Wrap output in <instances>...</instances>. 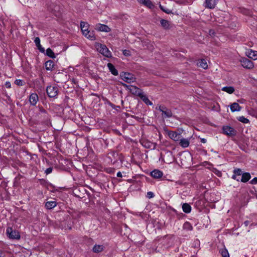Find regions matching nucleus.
Returning <instances> with one entry per match:
<instances>
[{"label":"nucleus","instance_id":"603ef678","mask_svg":"<svg viewBox=\"0 0 257 257\" xmlns=\"http://www.w3.org/2000/svg\"><path fill=\"white\" fill-rule=\"evenodd\" d=\"M215 34L213 30H210L209 31V34L210 35V36H212V35H214Z\"/></svg>","mask_w":257,"mask_h":257},{"label":"nucleus","instance_id":"e433bc0d","mask_svg":"<svg viewBox=\"0 0 257 257\" xmlns=\"http://www.w3.org/2000/svg\"><path fill=\"white\" fill-rule=\"evenodd\" d=\"M199 66L204 69H206L208 67L207 63L204 59H201L199 62Z\"/></svg>","mask_w":257,"mask_h":257},{"label":"nucleus","instance_id":"4c0bfd02","mask_svg":"<svg viewBox=\"0 0 257 257\" xmlns=\"http://www.w3.org/2000/svg\"><path fill=\"white\" fill-rule=\"evenodd\" d=\"M238 120L242 122V123H247L249 122V120L248 119L246 118H245L244 116H239L238 118H237Z\"/></svg>","mask_w":257,"mask_h":257},{"label":"nucleus","instance_id":"c756f323","mask_svg":"<svg viewBox=\"0 0 257 257\" xmlns=\"http://www.w3.org/2000/svg\"><path fill=\"white\" fill-rule=\"evenodd\" d=\"M219 252L221 253L222 257H229L228 251L225 247L220 249Z\"/></svg>","mask_w":257,"mask_h":257},{"label":"nucleus","instance_id":"09e8293b","mask_svg":"<svg viewBox=\"0 0 257 257\" xmlns=\"http://www.w3.org/2000/svg\"><path fill=\"white\" fill-rule=\"evenodd\" d=\"M249 57L251 58H253V57H255V55L254 54V51H253L252 50H251L250 53L249 54Z\"/></svg>","mask_w":257,"mask_h":257},{"label":"nucleus","instance_id":"680f3d73","mask_svg":"<svg viewBox=\"0 0 257 257\" xmlns=\"http://www.w3.org/2000/svg\"><path fill=\"white\" fill-rule=\"evenodd\" d=\"M82 32L83 34L85 37H86V36H87V35H88V34H87V32H86V31H82Z\"/></svg>","mask_w":257,"mask_h":257},{"label":"nucleus","instance_id":"c9c22d12","mask_svg":"<svg viewBox=\"0 0 257 257\" xmlns=\"http://www.w3.org/2000/svg\"><path fill=\"white\" fill-rule=\"evenodd\" d=\"M159 8L163 12H164V13H165L167 14H174L171 10H170L168 9L164 8L163 6H162L160 4L159 5Z\"/></svg>","mask_w":257,"mask_h":257},{"label":"nucleus","instance_id":"49530a36","mask_svg":"<svg viewBox=\"0 0 257 257\" xmlns=\"http://www.w3.org/2000/svg\"><path fill=\"white\" fill-rule=\"evenodd\" d=\"M123 54L125 56H131V52L128 50H124L123 51Z\"/></svg>","mask_w":257,"mask_h":257},{"label":"nucleus","instance_id":"6e6d98bb","mask_svg":"<svg viewBox=\"0 0 257 257\" xmlns=\"http://www.w3.org/2000/svg\"><path fill=\"white\" fill-rule=\"evenodd\" d=\"M71 81L75 84H76V83H77V81H76V80L73 78L72 79H71Z\"/></svg>","mask_w":257,"mask_h":257},{"label":"nucleus","instance_id":"cd10ccee","mask_svg":"<svg viewBox=\"0 0 257 257\" xmlns=\"http://www.w3.org/2000/svg\"><path fill=\"white\" fill-rule=\"evenodd\" d=\"M140 98L148 105H152L153 103L149 99L148 97L145 94H143Z\"/></svg>","mask_w":257,"mask_h":257},{"label":"nucleus","instance_id":"58836bf2","mask_svg":"<svg viewBox=\"0 0 257 257\" xmlns=\"http://www.w3.org/2000/svg\"><path fill=\"white\" fill-rule=\"evenodd\" d=\"M15 84L17 85L18 86H23L25 84V83L24 81V80H23L16 79L15 81Z\"/></svg>","mask_w":257,"mask_h":257},{"label":"nucleus","instance_id":"0eeeda50","mask_svg":"<svg viewBox=\"0 0 257 257\" xmlns=\"http://www.w3.org/2000/svg\"><path fill=\"white\" fill-rule=\"evenodd\" d=\"M222 131L224 134L230 137L235 136L236 135V131L228 125L223 126Z\"/></svg>","mask_w":257,"mask_h":257},{"label":"nucleus","instance_id":"a211bd4d","mask_svg":"<svg viewBox=\"0 0 257 257\" xmlns=\"http://www.w3.org/2000/svg\"><path fill=\"white\" fill-rule=\"evenodd\" d=\"M138 2L144 5V6L147 7L150 9H152L154 7V5L153 4L152 2L150 0H137Z\"/></svg>","mask_w":257,"mask_h":257},{"label":"nucleus","instance_id":"9d476101","mask_svg":"<svg viewBox=\"0 0 257 257\" xmlns=\"http://www.w3.org/2000/svg\"><path fill=\"white\" fill-rule=\"evenodd\" d=\"M130 92L133 95L139 96L140 97H141V96L143 94V90L134 85H133L132 88L130 89Z\"/></svg>","mask_w":257,"mask_h":257},{"label":"nucleus","instance_id":"bb28decb","mask_svg":"<svg viewBox=\"0 0 257 257\" xmlns=\"http://www.w3.org/2000/svg\"><path fill=\"white\" fill-rule=\"evenodd\" d=\"M222 90L229 94H232L234 92L235 89L233 86H225L222 88Z\"/></svg>","mask_w":257,"mask_h":257},{"label":"nucleus","instance_id":"f8f14e48","mask_svg":"<svg viewBox=\"0 0 257 257\" xmlns=\"http://www.w3.org/2000/svg\"><path fill=\"white\" fill-rule=\"evenodd\" d=\"M219 0H205V7L210 9H214Z\"/></svg>","mask_w":257,"mask_h":257},{"label":"nucleus","instance_id":"c85d7f7f","mask_svg":"<svg viewBox=\"0 0 257 257\" xmlns=\"http://www.w3.org/2000/svg\"><path fill=\"white\" fill-rule=\"evenodd\" d=\"M87 34H88L86 36V37L91 40H95V36L94 34V32L93 31H87Z\"/></svg>","mask_w":257,"mask_h":257},{"label":"nucleus","instance_id":"864d4df0","mask_svg":"<svg viewBox=\"0 0 257 257\" xmlns=\"http://www.w3.org/2000/svg\"><path fill=\"white\" fill-rule=\"evenodd\" d=\"M40 183L41 185H44L46 183V181L44 179H41L40 180Z\"/></svg>","mask_w":257,"mask_h":257},{"label":"nucleus","instance_id":"f03ea898","mask_svg":"<svg viewBox=\"0 0 257 257\" xmlns=\"http://www.w3.org/2000/svg\"><path fill=\"white\" fill-rule=\"evenodd\" d=\"M40 112L38 116L41 123L47 125H49L51 123V116L47 111L42 107H40Z\"/></svg>","mask_w":257,"mask_h":257},{"label":"nucleus","instance_id":"4468645a","mask_svg":"<svg viewBox=\"0 0 257 257\" xmlns=\"http://www.w3.org/2000/svg\"><path fill=\"white\" fill-rule=\"evenodd\" d=\"M151 176L155 179H159L163 176V172L158 169H155L152 171L151 173Z\"/></svg>","mask_w":257,"mask_h":257},{"label":"nucleus","instance_id":"393cba45","mask_svg":"<svg viewBox=\"0 0 257 257\" xmlns=\"http://www.w3.org/2000/svg\"><path fill=\"white\" fill-rule=\"evenodd\" d=\"M57 203L54 201H47L45 203V207L47 209H51L56 206Z\"/></svg>","mask_w":257,"mask_h":257},{"label":"nucleus","instance_id":"f3484780","mask_svg":"<svg viewBox=\"0 0 257 257\" xmlns=\"http://www.w3.org/2000/svg\"><path fill=\"white\" fill-rule=\"evenodd\" d=\"M45 66L47 70L52 71L54 69L55 64L53 60H49L45 62Z\"/></svg>","mask_w":257,"mask_h":257},{"label":"nucleus","instance_id":"72a5a7b5","mask_svg":"<svg viewBox=\"0 0 257 257\" xmlns=\"http://www.w3.org/2000/svg\"><path fill=\"white\" fill-rule=\"evenodd\" d=\"M183 229L190 231L193 229V227L190 222L186 221L183 224Z\"/></svg>","mask_w":257,"mask_h":257},{"label":"nucleus","instance_id":"0e129e2a","mask_svg":"<svg viewBox=\"0 0 257 257\" xmlns=\"http://www.w3.org/2000/svg\"><path fill=\"white\" fill-rule=\"evenodd\" d=\"M121 103L123 104V100H121Z\"/></svg>","mask_w":257,"mask_h":257},{"label":"nucleus","instance_id":"de8ad7c7","mask_svg":"<svg viewBox=\"0 0 257 257\" xmlns=\"http://www.w3.org/2000/svg\"><path fill=\"white\" fill-rule=\"evenodd\" d=\"M249 183L251 184H257V177H254L249 182Z\"/></svg>","mask_w":257,"mask_h":257},{"label":"nucleus","instance_id":"f257e3e1","mask_svg":"<svg viewBox=\"0 0 257 257\" xmlns=\"http://www.w3.org/2000/svg\"><path fill=\"white\" fill-rule=\"evenodd\" d=\"M73 194L76 197L84 199L86 203L90 202V193L86 190L83 186H77L75 187L72 191Z\"/></svg>","mask_w":257,"mask_h":257},{"label":"nucleus","instance_id":"1a4fd4ad","mask_svg":"<svg viewBox=\"0 0 257 257\" xmlns=\"http://www.w3.org/2000/svg\"><path fill=\"white\" fill-rule=\"evenodd\" d=\"M165 131L167 132L169 138L174 141H179L181 137V134L176 132L168 131V130H165Z\"/></svg>","mask_w":257,"mask_h":257},{"label":"nucleus","instance_id":"aec40b11","mask_svg":"<svg viewBox=\"0 0 257 257\" xmlns=\"http://www.w3.org/2000/svg\"><path fill=\"white\" fill-rule=\"evenodd\" d=\"M240 181L243 183H246L251 178V175L248 172L243 173Z\"/></svg>","mask_w":257,"mask_h":257},{"label":"nucleus","instance_id":"a878e982","mask_svg":"<svg viewBox=\"0 0 257 257\" xmlns=\"http://www.w3.org/2000/svg\"><path fill=\"white\" fill-rule=\"evenodd\" d=\"M183 211L186 213H189L191 211V206L188 203H185L182 205Z\"/></svg>","mask_w":257,"mask_h":257},{"label":"nucleus","instance_id":"4d7b16f0","mask_svg":"<svg viewBox=\"0 0 257 257\" xmlns=\"http://www.w3.org/2000/svg\"><path fill=\"white\" fill-rule=\"evenodd\" d=\"M5 256V253L4 252H3L1 250H0V257H4Z\"/></svg>","mask_w":257,"mask_h":257},{"label":"nucleus","instance_id":"39448f33","mask_svg":"<svg viewBox=\"0 0 257 257\" xmlns=\"http://www.w3.org/2000/svg\"><path fill=\"white\" fill-rule=\"evenodd\" d=\"M46 92L48 97L56 98L59 92V89L57 86H48L46 88Z\"/></svg>","mask_w":257,"mask_h":257},{"label":"nucleus","instance_id":"2f4dec72","mask_svg":"<svg viewBox=\"0 0 257 257\" xmlns=\"http://www.w3.org/2000/svg\"><path fill=\"white\" fill-rule=\"evenodd\" d=\"M46 55L51 58H55V55L52 50L49 48L46 50Z\"/></svg>","mask_w":257,"mask_h":257},{"label":"nucleus","instance_id":"6e6552de","mask_svg":"<svg viewBox=\"0 0 257 257\" xmlns=\"http://www.w3.org/2000/svg\"><path fill=\"white\" fill-rule=\"evenodd\" d=\"M240 63L241 66L246 69H252L254 66L252 61L247 58H242Z\"/></svg>","mask_w":257,"mask_h":257},{"label":"nucleus","instance_id":"c03bdc74","mask_svg":"<svg viewBox=\"0 0 257 257\" xmlns=\"http://www.w3.org/2000/svg\"><path fill=\"white\" fill-rule=\"evenodd\" d=\"M165 105H159L156 107V109L160 110L162 112L163 109H165Z\"/></svg>","mask_w":257,"mask_h":257},{"label":"nucleus","instance_id":"4be33fe9","mask_svg":"<svg viewBox=\"0 0 257 257\" xmlns=\"http://www.w3.org/2000/svg\"><path fill=\"white\" fill-rule=\"evenodd\" d=\"M36 46L37 47L38 50L43 53H45V49L42 47L40 44V39L39 37H36L34 41Z\"/></svg>","mask_w":257,"mask_h":257},{"label":"nucleus","instance_id":"423d86ee","mask_svg":"<svg viewBox=\"0 0 257 257\" xmlns=\"http://www.w3.org/2000/svg\"><path fill=\"white\" fill-rule=\"evenodd\" d=\"M7 234L8 237L13 239H19L21 237L20 234L18 230H13L12 227H8Z\"/></svg>","mask_w":257,"mask_h":257},{"label":"nucleus","instance_id":"8fccbe9b","mask_svg":"<svg viewBox=\"0 0 257 257\" xmlns=\"http://www.w3.org/2000/svg\"><path fill=\"white\" fill-rule=\"evenodd\" d=\"M5 86L7 88H10L11 87V83L9 81H7L5 83Z\"/></svg>","mask_w":257,"mask_h":257},{"label":"nucleus","instance_id":"ea45409f","mask_svg":"<svg viewBox=\"0 0 257 257\" xmlns=\"http://www.w3.org/2000/svg\"><path fill=\"white\" fill-rule=\"evenodd\" d=\"M233 174H235L237 176H240L242 174V171L241 169L239 168H235L234 169L233 171Z\"/></svg>","mask_w":257,"mask_h":257},{"label":"nucleus","instance_id":"b1692460","mask_svg":"<svg viewBox=\"0 0 257 257\" xmlns=\"http://www.w3.org/2000/svg\"><path fill=\"white\" fill-rule=\"evenodd\" d=\"M179 145L183 148H187L189 146L190 142L187 139L180 138Z\"/></svg>","mask_w":257,"mask_h":257},{"label":"nucleus","instance_id":"5701e85b","mask_svg":"<svg viewBox=\"0 0 257 257\" xmlns=\"http://www.w3.org/2000/svg\"><path fill=\"white\" fill-rule=\"evenodd\" d=\"M230 107L232 112L239 111L241 110V107L237 102H234L232 103Z\"/></svg>","mask_w":257,"mask_h":257},{"label":"nucleus","instance_id":"052dcab7","mask_svg":"<svg viewBox=\"0 0 257 257\" xmlns=\"http://www.w3.org/2000/svg\"><path fill=\"white\" fill-rule=\"evenodd\" d=\"M244 224L245 225V226H247L249 224V221L247 220L245 221H244Z\"/></svg>","mask_w":257,"mask_h":257},{"label":"nucleus","instance_id":"a18cd8bd","mask_svg":"<svg viewBox=\"0 0 257 257\" xmlns=\"http://www.w3.org/2000/svg\"><path fill=\"white\" fill-rule=\"evenodd\" d=\"M53 170V167H49V168H47V169L45 170V173L47 175H48V174H49L51 173L52 172Z\"/></svg>","mask_w":257,"mask_h":257},{"label":"nucleus","instance_id":"bf43d9fd","mask_svg":"<svg viewBox=\"0 0 257 257\" xmlns=\"http://www.w3.org/2000/svg\"><path fill=\"white\" fill-rule=\"evenodd\" d=\"M216 171L217 172V173H216V175L220 177L221 175V173L220 171H218V170H216Z\"/></svg>","mask_w":257,"mask_h":257},{"label":"nucleus","instance_id":"9b49d317","mask_svg":"<svg viewBox=\"0 0 257 257\" xmlns=\"http://www.w3.org/2000/svg\"><path fill=\"white\" fill-rule=\"evenodd\" d=\"M95 29L98 31L109 32L111 31V29L107 25L104 24H98L96 25Z\"/></svg>","mask_w":257,"mask_h":257},{"label":"nucleus","instance_id":"7ed1b4c3","mask_svg":"<svg viewBox=\"0 0 257 257\" xmlns=\"http://www.w3.org/2000/svg\"><path fill=\"white\" fill-rule=\"evenodd\" d=\"M96 48L97 50L104 56L107 58H110L112 57L111 52L105 45L97 43L96 45Z\"/></svg>","mask_w":257,"mask_h":257},{"label":"nucleus","instance_id":"6ab92c4d","mask_svg":"<svg viewBox=\"0 0 257 257\" xmlns=\"http://www.w3.org/2000/svg\"><path fill=\"white\" fill-rule=\"evenodd\" d=\"M105 248L103 245L95 244L92 248V251L94 253H99L102 252Z\"/></svg>","mask_w":257,"mask_h":257},{"label":"nucleus","instance_id":"ddd939ff","mask_svg":"<svg viewBox=\"0 0 257 257\" xmlns=\"http://www.w3.org/2000/svg\"><path fill=\"white\" fill-rule=\"evenodd\" d=\"M173 115V113L170 109L168 108L166 106L165 107V109H163L162 112V117L163 118H170Z\"/></svg>","mask_w":257,"mask_h":257},{"label":"nucleus","instance_id":"473e14b6","mask_svg":"<svg viewBox=\"0 0 257 257\" xmlns=\"http://www.w3.org/2000/svg\"><path fill=\"white\" fill-rule=\"evenodd\" d=\"M89 25L87 23L84 22H80V27L82 31H88Z\"/></svg>","mask_w":257,"mask_h":257},{"label":"nucleus","instance_id":"a19ab883","mask_svg":"<svg viewBox=\"0 0 257 257\" xmlns=\"http://www.w3.org/2000/svg\"><path fill=\"white\" fill-rule=\"evenodd\" d=\"M122 85L125 87L126 89H128L130 91V89L132 88L133 85H127L125 83H121Z\"/></svg>","mask_w":257,"mask_h":257},{"label":"nucleus","instance_id":"e2e57ef3","mask_svg":"<svg viewBox=\"0 0 257 257\" xmlns=\"http://www.w3.org/2000/svg\"><path fill=\"white\" fill-rule=\"evenodd\" d=\"M91 95H94V96H98V94H96V93H92V94H91Z\"/></svg>","mask_w":257,"mask_h":257},{"label":"nucleus","instance_id":"13d9d810","mask_svg":"<svg viewBox=\"0 0 257 257\" xmlns=\"http://www.w3.org/2000/svg\"><path fill=\"white\" fill-rule=\"evenodd\" d=\"M116 176H117V177H122V174H121V173L120 172H117Z\"/></svg>","mask_w":257,"mask_h":257},{"label":"nucleus","instance_id":"5fc2aeb1","mask_svg":"<svg viewBox=\"0 0 257 257\" xmlns=\"http://www.w3.org/2000/svg\"><path fill=\"white\" fill-rule=\"evenodd\" d=\"M200 141L202 143H205L206 142V140L204 138H201Z\"/></svg>","mask_w":257,"mask_h":257},{"label":"nucleus","instance_id":"f704fd0d","mask_svg":"<svg viewBox=\"0 0 257 257\" xmlns=\"http://www.w3.org/2000/svg\"><path fill=\"white\" fill-rule=\"evenodd\" d=\"M142 144L146 148L150 149L152 147L153 143L148 141H144Z\"/></svg>","mask_w":257,"mask_h":257},{"label":"nucleus","instance_id":"7c9ffc66","mask_svg":"<svg viewBox=\"0 0 257 257\" xmlns=\"http://www.w3.org/2000/svg\"><path fill=\"white\" fill-rule=\"evenodd\" d=\"M102 99L105 101V103H107L109 106H110L112 108L116 109V108H120L119 106H116L113 103H112L110 101H109L106 97H104L103 96L102 97Z\"/></svg>","mask_w":257,"mask_h":257},{"label":"nucleus","instance_id":"412c9836","mask_svg":"<svg viewBox=\"0 0 257 257\" xmlns=\"http://www.w3.org/2000/svg\"><path fill=\"white\" fill-rule=\"evenodd\" d=\"M109 71L112 74L115 76H117L118 73L117 70L115 68L114 66L111 64V63H108L107 65Z\"/></svg>","mask_w":257,"mask_h":257},{"label":"nucleus","instance_id":"2eb2a0df","mask_svg":"<svg viewBox=\"0 0 257 257\" xmlns=\"http://www.w3.org/2000/svg\"><path fill=\"white\" fill-rule=\"evenodd\" d=\"M160 23L162 27L166 30H169L171 28L170 22L168 20L162 19L160 20Z\"/></svg>","mask_w":257,"mask_h":257},{"label":"nucleus","instance_id":"3c124183","mask_svg":"<svg viewBox=\"0 0 257 257\" xmlns=\"http://www.w3.org/2000/svg\"><path fill=\"white\" fill-rule=\"evenodd\" d=\"M237 175H235V174H233L232 176V178L233 179H234V180H236L237 181H239V179L237 177Z\"/></svg>","mask_w":257,"mask_h":257},{"label":"nucleus","instance_id":"79ce46f5","mask_svg":"<svg viewBox=\"0 0 257 257\" xmlns=\"http://www.w3.org/2000/svg\"><path fill=\"white\" fill-rule=\"evenodd\" d=\"M122 85L125 87L126 89H128L130 91V89L132 88L133 85H127L125 83H121Z\"/></svg>","mask_w":257,"mask_h":257},{"label":"nucleus","instance_id":"20e7f679","mask_svg":"<svg viewBox=\"0 0 257 257\" xmlns=\"http://www.w3.org/2000/svg\"><path fill=\"white\" fill-rule=\"evenodd\" d=\"M120 77L121 79L128 83L134 82L136 79L134 75L129 72H121L120 73Z\"/></svg>","mask_w":257,"mask_h":257},{"label":"nucleus","instance_id":"dca6fc26","mask_svg":"<svg viewBox=\"0 0 257 257\" xmlns=\"http://www.w3.org/2000/svg\"><path fill=\"white\" fill-rule=\"evenodd\" d=\"M39 97L36 93H32L29 98V101L31 105H35L38 101Z\"/></svg>","mask_w":257,"mask_h":257},{"label":"nucleus","instance_id":"37998d69","mask_svg":"<svg viewBox=\"0 0 257 257\" xmlns=\"http://www.w3.org/2000/svg\"><path fill=\"white\" fill-rule=\"evenodd\" d=\"M154 196V194L152 192H148L147 194V197L149 199L153 198Z\"/></svg>","mask_w":257,"mask_h":257}]
</instances>
